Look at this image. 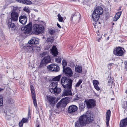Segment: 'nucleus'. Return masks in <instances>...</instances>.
<instances>
[{
	"label": "nucleus",
	"instance_id": "nucleus-1",
	"mask_svg": "<svg viewBox=\"0 0 127 127\" xmlns=\"http://www.w3.org/2000/svg\"><path fill=\"white\" fill-rule=\"evenodd\" d=\"M20 11V9L16 7H14L11 13V18L9 19L7 21L8 27L12 30H15L16 27L14 23H12V20L16 21L18 20L19 14Z\"/></svg>",
	"mask_w": 127,
	"mask_h": 127
},
{
	"label": "nucleus",
	"instance_id": "nucleus-2",
	"mask_svg": "<svg viewBox=\"0 0 127 127\" xmlns=\"http://www.w3.org/2000/svg\"><path fill=\"white\" fill-rule=\"evenodd\" d=\"M61 84L63 87L65 89H68L65 90L63 92V96L72 95L71 88L72 86V82L68 83V80L65 77L62 78L61 81Z\"/></svg>",
	"mask_w": 127,
	"mask_h": 127
},
{
	"label": "nucleus",
	"instance_id": "nucleus-3",
	"mask_svg": "<svg viewBox=\"0 0 127 127\" xmlns=\"http://www.w3.org/2000/svg\"><path fill=\"white\" fill-rule=\"evenodd\" d=\"M86 117L85 114L80 116L78 120L76 121L75 123V127H81L84 126L87 124V122L86 120Z\"/></svg>",
	"mask_w": 127,
	"mask_h": 127
},
{
	"label": "nucleus",
	"instance_id": "nucleus-4",
	"mask_svg": "<svg viewBox=\"0 0 127 127\" xmlns=\"http://www.w3.org/2000/svg\"><path fill=\"white\" fill-rule=\"evenodd\" d=\"M32 29L35 32L38 34L42 33L43 32L44 29L42 25L37 24L33 25Z\"/></svg>",
	"mask_w": 127,
	"mask_h": 127
},
{
	"label": "nucleus",
	"instance_id": "nucleus-5",
	"mask_svg": "<svg viewBox=\"0 0 127 127\" xmlns=\"http://www.w3.org/2000/svg\"><path fill=\"white\" fill-rule=\"evenodd\" d=\"M32 28V23H30L25 26L22 27L21 29L22 31H24V32L25 34H29L31 32Z\"/></svg>",
	"mask_w": 127,
	"mask_h": 127
},
{
	"label": "nucleus",
	"instance_id": "nucleus-6",
	"mask_svg": "<svg viewBox=\"0 0 127 127\" xmlns=\"http://www.w3.org/2000/svg\"><path fill=\"white\" fill-rule=\"evenodd\" d=\"M51 61V58L50 57L48 56L45 57L41 60L39 67H43L45 66L47 64L50 63Z\"/></svg>",
	"mask_w": 127,
	"mask_h": 127
},
{
	"label": "nucleus",
	"instance_id": "nucleus-7",
	"mask_svg": "<svg viewBox=\"0 0 127 127\" xmlns=\"http://www.w3.org/2000/svg\"><path fill=\"white\" fill-rule=\"evenodd\" d=\"M124 49L121 47H116L114 49L113 53L115 55L121 56L124 54Z\"/></svg>",
	"mask_w": 127,
	"mask_h": 127
},
{
	"label": "nucleus",
	"instance_id": "nucleus-8",
	"mask_svg": "<svg viewBox=\"0 0 127 127\" xmlns=\"http://www.w3.org/2000/svg\"><path fill=\"white\" fill-rule=\"evenodd\" d=\"M47 68L48 70L57 72L60 70L59 67L57 64H52L47 66Z\"/></svg>",
	"mask_w": 127,
	"mask_h": 127
},
{
	"label": "nucleus",
	"instance_id": "nucleus-9",
	"mask_svg": "<svg viewBox=\"0 0 127 127\" xmlns=\"http://www.w3.org/2000/svg\"><path fill=\"white\" fill-rule=\"evenodd\" d=\"M85 116L86 117V120L87 123L89 124L90 122H92L94 119L93 117V115L91 114L89 112H87L85 115Z\"/></svg>",
	"mask_w": 127,
	"mask_h": 127
},
{
	"label": "nucleus",
	"instance_id": "nucleus-10",
	"mask_svg": "<svg viewBox=\"0 0 127 127\" xmlns=\"http://www.w3.org/2000/svg\"><path fill=\"white\" fill-rule=\"evenodd\" d=\"M23 48L26 52L29 53L34 52L33 46L31 44H29V46H24Z\"/></svg>",
	"mask_w": 127,
	"mask_h": 127
},
{
	"label": "nucleus",
	"instance_id": "nucleus-11",
	"mask_svg": "<svg viewBox=\"0 0 127 127\" xmlns=\"http://www.w3.org/2000/svg\"><path fill=\"white\" fill-rule=\"evenodd\" d=\"M86 104L88 108H91L95 106V101L93 99H89L86 101Z\"/></svg>",
	"mask_w": 127,
	"mask_h": 127
},
{
	"label": "nucleus",
	"instance_id": "nucleus-12",
	"mask_svg": "<svg viewBox=\"0 0 127 127\" xmlns=\"http://www.w3.org/2000/svg\"><path fill=\"white\" fill-rule=\"evenodd\" d=\"M78 109V107L75 105H72L70 106L68 109V112L69 113L73 114L75 113Z\"/></svg>",
	"mask_w": 127,
	"mask_h": 127
},
{
	"label": "nucleus",
	"instance_id": "nucleus-13",
	"mask_svg": "<svg viewBox=\"0 0 127 127\" xmlns=\"http://www.w3.org/2000/svg\"><path fill=\"white\" fill-rule=\"evenodd\" d=\"M19 22L23 25H25L27 20V17L25 15H22L20 16L19 18Z\"/></svg>",
	"mask_w": 127,
	"mask_h": 127
},
{
	"label": "nucleus",
	"instance_id": "nucleus-14",
	"mask_svg": "<svg viewBox=\"0 0 127 127\" xmlns=\"http://www.w3.org/2000/svg\"><path fill=\"white\" fill-rule=\"evenodd\" d=\"M80 15L78 12L75 13L71 16L72 20L78 22L80 19Z\"/></svg>",
	"mask_w": 127,
	"mask_h": 127
},
{
	"label": "nucleus",
	"instance_id": "nucleus-15",
	"mask_svg": "<svg viewBox=\"0 0 127 127\" xmlns=\"http://www.w3.org/2000/svg\"><path fill=\"white\" fill-rule=\"evenodd\" d=\"M63 71L68 76L71 77L73 74V72L70 68L66 67L65 69L64 68Z\"/></svg>",
	"mask_w": 127,
	"mask_h": 127
},
{
	"label": "nucleus",
	"instance_id": "nucleus-16",
	"mask_svg": "<svg viewBox=\"0 0 127 127\" xmlns=\"http://www.w3.org/2000/svg\"><path fill=\"white\" fill-rule=\"evenodd\" d=\"M47 99L48 102L50 104H54L55 103L56 98L50 95L48 96L47 97Z\"/></svg>",
	"mask_w": 127,
	"mask_h": 127
},
{
	"label": "nucleus",
	"instance_id": "nucleus-17",
	"mask_svg": "<svg viewBox=\"0 0 127 127\" xmlns=\"http://www.w3.org/2000/svg\"><path fill=\"white\" fill-rule=\"evenodd\" d=\"M39 39L35 37H32L31 39L28 41L29 44H37L39 43Z\"/></svg>",
	"mask_w": 127,
	"mask_h": 127
},
{
	"label": "nucleus",
	"instance_id": "nucleus-18",
	"mask_svg": "<svg viewBox=\"0 0 127 127\" xmlns=\"http://www.w3.org/2000/svg\"><path fill=\"white\" fill-rule=\"evenodd\" d=\"M127 125V117L122 120L120 123V127H126Z\"/></svg>",
	"mask_w": 127,
	"mask_h": 127
},
{
	"label": "nucleus",
	"instance_id": "nucleus-19",
	"mask_svg": "<svg viewBox=\"0 0 127 127\" xmlns=\"http://www.w3.org/2000/svg\"><path fill=\"white\" fill-rule=\"evenodd\" d=\"M51 52L52 53V54L54 56H56L58 54L57 49L55 46H53L52 48L51 49Z\"/></svg>",
	"mask_w": 127,
	"mask_h": 127
},
{
	"label": "nucleus",
	"instance_id": "nucleus-20",
	"mask_svg": "<svg viewBox=\"0 0 127 127\" xmlns=\"http://www.w3.org/2000/svg\"><path fill=\"white\" fill-rule=\"evenodd\" d=\"M49 91L52 93L55 94V95H57L61 92V89L60 88L57 87L54 89L50 90Z\"/></svg>",
	"mask_w": 127,
	"mask_h": 127
},
{
	"label": "nucleus",
	"instance_id": "nucleus-21",
	"mask_svg": "<svg viewBox=\"0 0 127 127\" xmlns=\"http://www.w3.org/2000/svg\"><path fill=\"white\" fill-rule=\"evenodd\" d=\"M100 15L94 11L92 15V18L93 20L95 21H97L99 19Z\"/></svg>",
	"mask_w": 127,
	"mask_h": 127
},
{
	"label": "nucleus",
	"instance_id": "nucleus-22",
	"mask_svg": "<svg viewBox=\"0 0 127 127\" xmlns=\"http://www.w3.org/2000/svg\"><path fill=\"white\" fill-rule=\"evenodd\" d=\"M111 114V111L110 110H108L107 111L106 113V124L107 126H108L109 125V122L110 119V118Z\"/></svg>",
	"mask_w": 127,
	"mask_h": 127
},
{
	"label": "nucleus",
	"instance_id": "nucleus-23",
	"mask_svg": "<svg viewBox=\"0 0 127 127\" xmlns=\"http://www.w3.org/2000/svg\"><path fill=\"white\" fill-rule=\"evenodd\" d=\"M99 15L102 14L103 12V9L101 7H97L94 11Z\"/></svg>",
	"mask_w": 127,
	"mask_h": 127
},
{
	"label": "nucleus",
	"instance_id": "nucleus-24",
	"mask_svg": "<svg viewBox=\"0 0 127 127\" xmlns=\"http://www.w3.org/2000/svg\"><path fill=\"white\" fill-rule=\"evenodd\" d=\"M58 83L56 81H53L50 84L49 90L56 88L57 87Z\"/></svg>",
	"mask_w": 127,
	"mask_h": 127
},
{
	"label": "nucleus",
	"instance_id": "nucleus-25",
	"mask_svg": "<svg viewBox=\"0 0 127 127\" xmlns=\"http://www.w3.org/2000/svg\"><path fill=\"white\" fill-rule=\"evenodd\" d=\"M121 13L122 12L121 11L117 12L113 19V20L115 21H117L120 17Z\"/></svg>",
	"mask_w": 127,
	"mask_h": 127
},
{
	"label": "nucleus",
	"instance_id": "nucleus-26",
	"mask_svg": "<svg viewBox=\"0 0 127 127\" xmlns=\"http://www.w3.org/2000/svg\"><path fill=\"white\" fill-rule=\"evenodd\" d=\"M75 70L76 72L79 73H82V67L81 66H76L75 68Z\"/></svg>",
	"mask_w": 127,
	"mask_h": 127
},
{
	"label": "nucleus",
	"instance_id": "nucleus-27",
	"mask_svg": "<svg viewBox=\"0 0 127 127\" xmlns=\"http://www.w3.org/2000/svg\"><path fill=\"white\" fill-rule=\"evenodd\" d=\"M61 77V75L55 77L52 79V80L53 81H59Z\"/></svg>",
	"mask_w": 127,
	"mask_h": 127
},
{
	"label": "nucleus",
	"instance_id": "nucleus-28",
	"mask_svg": "<svg viewBox=\"0 0 127 127\" xmlns=\"http://www.w3.org/2000/svg\"><path fill=\"white\" fill-rule=\"evenodd\" d=\"M54 39V38L53 37L49 36L47 38L46 41L48 42H52L53 41Z\"/></svg>",
	"mask_w": 127,
	"mask_h": 127
},
{
	"label": "nucleus",
	"instance_id": "nucleus-29",
	"mask_svg": "<svg viewBox=\"0 0 127 127\" xmlns=\"http://www.w3.org/2000/svg\"><path fill=\"white\" fill-rule=\"evenodd\" d=\"M33 49L34 52H37L40 50V48L38 46H33Z\"/></svg>",
	"mask_w": 127,
	"mask_h": 127
},
{
	"label": "nucleus",
	"instance_id": "nucleus-30",
	"mask_svg": "<svg viewBox=\"0 0 127 127\" xmlns=\"http://www.w3.org/2000/svg\"><path fill=\"white\" fill-rule=\"evenodd\" d=\"M31 1L28 0H24L23 3L27 5H30L32 4Z\"/></svg>",
	"mask_w": 127,
	"mask_h": 127
},
{
	"label": "nucleus",
	"instance_id": "nucleus-31",
	"mask_svg": "<svg viewBox=\"0 0 127 127\" xmlns=\"http://www.w3.org/2000/svg\"><path fill=\"white\" fill-rule=\"evenodd\" d=\"M3 99L2 95H0V107L3 106Z\"/></svg>",
	"mask_w": 127,
	"mask_h": 127
},
{
	"label": "nucleus",
	"instance_id": "nucleus-32",
	"mask_svg": "<svg viewBox=\"0 0 127 127\" xmlns=\"http://www.w3.org/2000/svg\"><path fill=\"white\" fill-rule=\"evenodd\" d=\"M61 59L60 57H57L55 59V62L57 63H60L61 62Z\"/></svg>",
	"mask_w": 127,
	"mask_h": 127
},
{
	"label": "nucleus",
	"instance_id": "nucleus-33",
	"mask_svg": "<svg viewBox=\"0 0 127 127\" xmlns=\"http://www.w3.org/2000/svg\"><path fill=\"white\" fill-rule=\"evenodd\" d=\"M82 79L79 80V81L76 84L75 87L76 88L78 87L82 83Z\"/></svg>",
	"mask_w": 127,
	"mask_h": 127
},
{
	"label": "nucleus",
	"instance_id": "nucleus-34",
	"mask_svg": "<svg viewBox=\"0 0 127 127\" xmlns=\"http://www.w3.org/2000/svg\"><path fill=\"white\" fill-rule=\"evenodd\" d=\"M93 82L94 86L98 85L99 84L98 82L96 80H93Z\"/></svg>",
	"mask_w": 127,
	"mask_h": 127
},
{
	"label": "nucleus",
	"instance_id": "nucleus-35",
	"mask_svg": "<svg viewBox=\"0 0 127 127\" xmlns=\"http://www.w3.org/2000/svg\"><path fill=\"white\" fill-rule=\"evenodd\" d=\"M68 97H66L64 98H63L60 101V102H59L57 104V108H59V107L61 105V102L63 101L64 100V99H66L67 98H68Z\"/></svg>",
	"mask_w": 127,
	"mask_h": 127
},
{
	"label": "nucleus",
	"instance_id": "nucleus-36",
	"mask_svg": "<svg viewBox=\"0 0 127 127\" xmlns=\"http://www.w3.org/2000/svg\"><path fill=\"white\" fill-rule=\"evenodd\" d=\"M67 65V62L66 60H64L62 61V65L63 66V68H64Z\"/></svg>",
	"mask_w": 127,
	"mask_h": 127
},
{
	"label": "nucleus",
	"instance_id": "nucleus-37",
	"mask_svg": "<svg viewBox=\"0 0 127 127\" xmlns=\"http://www.w3.org/2000/svg\"><path fill=\"white\" fill-rule=\"evenodd\" d=\"M58 17L59 21L61 22H62L63 21V17L61 16V15L59 14H58Z\"/></svg>",
	"mask_w": 127,
	"mask_h": 127
},
{
	"label": "nucleus",
	"instance_id": "nucleus-38",
	"mask_svg": "<svg viewBox=\"0 0 127 127\" xmlns=\"http://www.w3.org/2000/svg\"><path fill=\"white\" fill-rule=\"evenodd\" d=\"M31 93L32 100L36 99L35 95L34 92H31Z\"/></svg>",
	"mask_w": 127,
	"mask_h": 127
},
{
	"label": "nucleus",
	"instance_id": "nucleus-39",
	"mask_svg": "<svg viewBox=\"0 0 127 127\" xmlns=\"http://www.w3.org/2000/svg\"><path fill=\"white\" fill-rule=\"evenodd\" d=\"M24 10L28 13L30 12V11L29 8L28 7H25L24 9Z\"/></svg>",
	"mask_w": 127,
	"mask_h": 127
},
{
	"label": "nucleus",
	"instance_id": "nucleus-40",
	"mask_svg": "<svg viewBox=\"0 0 127 127\" xmlns=\"http://www.w3.org/2000/svg\"><path fill=\"white\" fill-rule=\"evenodd\" d=\"M28 119L27 118H23L22 120V121L23 123H27L28 122Z\"/></svg>",
	"mask_w": 127,
	"mask_h": 127
},
{
	"label": "nucleus",
	"instance_id": "nucleus-41",
	"mask_svg": "<svg viewBox=\"0 0 127 127\" xmlns=\"http://www.w3.org/2000/svg\"><path fill=\"white\" fill-rule=\"evenodd\" d=\"M55 31L54 30L52 29H50V30L49 32L51 34H53L55 33Z\"/></svg>",
	"mask_w": 127,
	"mask_h": 127
},
{
	"label": "nucleus",
	"instance_id": "nucleus-42",
	"mask_svg": "<svg viewBox=\"0 0 127 127\" xmlns=\"http://www.w3.org/2000/svg\"><path fill=\"white\" fill-rule=\"evenodd\" d=\"M33 104L34 106L36 108L37 107V104L36 103V99H33Z\"/></svg>",
	"mask_w": 127,
	"mask_h": 127
},
{
	"label": "nucleus",
	"instance_id": "nucleus-43",
	"mask_svg": "<svg viewBox=\"0 0 127 127\" xmlns=\"http://www.w3.org/2000/svg\"><path fill=\"white\" fill-rule=\"evenodd\" d=\"M95 89L97 91H99L100 89V88L98 87V85L94 86Z\"/></svg>",
	"mask_w": 127,
	"mask_h": 127
},
{
	"label": "nucleus",
	"instance_id": "nucleus-44",
	"mask_svg": "<svg viewBox=\"0 0 127 127\" xmlns=\"http://www.w3.org/2000/svg\"><path fill=\"white\" fill-rule=\"evenodd\" d=\"M30 88L31 92H34V87L32 85H31Z\"/></svg>",
	"mask_w": 127,
	"mask_h": 127
},
{
	"label": "nucleus",
	"instance_id": "nucleus-45",
	"mask_svg": "<svg viewBox=\"0 0 127 127\" xmlns=\"http://www.w3.org/2000/svg\"><path fill=\"white\" fill-rule=\"evenodd\" d=\"M23 123H23V122H22V121H20L19 122V126H20V127H22L23 126Z\"/></svg>",
	"mask_w": 127,
	"mask_h": 127
},
{
	"label": "nucleus",
	"instance_id": "nucleus-46",
	"mask_svg": "<svg viewBox=\"0 0 127 127\" xmlns=\"http://www.w3.org/2000/svg\"><path fill=\"white\" fill-rule=\"evenodd\" d=\"M95 21V22H94V23H93V24L94 25V27L95 28H96V25H97V24H96V22Z\"/></svg>",
	"mask_w": 127,
	"mask_h": 127
},
{
	"label": "nucleus",
	"instance_id": "nucleus-47",
	"mask_svg": "<svg viewBox=\"0 0 127 127\" xmlns=\"http://www.w3.org/2000/svg\"><path fill=\"white\" fill-rule=\"evenodd\" d=\"M125 103H126V106H123V108L125 109H127V101Z\"/></svg>",
	"mask_w": 127,
	"mask_h": 127
},
{
	"label": "nucleus",
	"instance_id": "nucleus-48",
	"mask_svg": "<svg viewBox=\"0 0 127 127\" xmlns=\"http://www.w3.org/2000/svg\"><path fill=\"white\" fill-rule=\"evenodd\" d=\"M19 2L23 3L24 0H16Z\"/></svg>",
	"mask_w": 127,
	"mask_h": 127
},
{
	"label": "nucleus",
	"instance_id": "nucleus-49",
	"mask_svg": "<svg viewBox=\"0 0 127 127\" xmlns=\"http://www.w3.org/2000/svg\"><path fill=\"white\" fill-rule=\"evenodd\" d=\"M57 26L59 27V28H61V26H60V25L58 23H57Z\"/></svg>",
	"mask_w": 127,
	"mask_h": 127
},
{
	"label": "nucleus",
	"instance_id": "nucleus-50",
	"mask_svg": "<svg viewBox=\"0 0 127 127\" xmlns=\"http://www.w3.org/2000/svg\"><path fill=\"white\" fill-rule=\"evenodd\" d=\"M113 64V63H110L109 64V65L110 66H112Z\"/></svg>",
	"mask_w": 127,
	"mask_h": 127
},
{
	"label": "nucleus",
	"instance_id": "nucleus-51",
	"mask_svg": "<svg viewBox=\"0 0 127 127\" xmlns=\"http://www.w3.org/2000/svg\"><path fill=\"white\" fill-rule=\"evenodd\" d=\"M126 68L127 69V62H126Z\"/></svg>",
	"mask_w": 127,
	"mask_h": 127
},
{
	"label": "nucleus",
	"instance_id": "nucleus-52",
	"mask_svg": "<svg viewBox=\"0 0 127 127\" xmlns=\"http://www.w3.org/2000/svg\"><path fill=\"white\" fill-rule=\"evenodd\" d=\"M45 54H46V52H43L42 53V55H44Z\"/></svg>",
	"mask_w": 127,
	"mask_h": 127
},
{
	"label": "nucleus",
	"instance_id": "nucleus-53",
	"mask_svg": "<svg viewBox=\"0 0 127 127\" xmlns=\"http://www.w3.org/2000/svg\"><path fill=\"white\" fill-rule=\"evenodd\" d=\"M2 31L1 30H0V33H2Z\"/></svg>",
	"mask_w": 127,
	"mask_h": 127
},
{
	"label": "nucleus",
	"instance_id": "nucleus-54",
	"mask_svg": "<svg viewBox=\"0 0 127 127\" xmlns=\"http://www.w3.org/2000/svg\"><path fill=\"white\" fill-rule=\"evenodd\" d=\"M100 37H99V40H98V42H99V41L100 40V38L101 37V36H100Z\"/></svg>",
	"mask_w": 127,
	"mask_h": 127
},
{
	"label": "nucleus",
	"instance_id": "nucleus-55",
	"mask_svg": "<svg viewBox=\"0 0 127 127\" xmlns=\"http://www.w3.org/2000/svg\"><path fill=\"white\" fill-rule=\"evenodd\" d=\"M4 15V14H1V16H3Z\"/></svg>",
	"mask_w": 127,
	"mask_h": 127
},
{
	"label": "nucleus",
	"instance_id": "nucleus-56",
	"mask_svg": "<svg viewBox=\"0 0 127 127\" xmlns=\"http://www.w3.org/2000/svg\"><path fill=\"white\" fill-rule=\"evenodd\" d=\"M34 11H36V12H38V10L36 9H35L34 10Z\"/></svg>",
	"mask_w": 127,
	"mask_h": 127
},
{
	"label": "nucleus",
	"instance_id": "nucleus-57",
	"mask_svg": "<svg viewBox=\"0 0 127 127\" xmlns=\"http://www.w3.org/2000/svg\"><path fill=\"white\" fill-rule=\"evenodd\" d=\"M125 92L126 94L127 93V90H126Z\"/></svg>",
	"mask_w": 127,
	"mask_h": 127
},
{
	"label": "nucleus",
	"instance_id": "nucleus-58",
	"mask_svg": "<svg viewBox=\"0 0 127 127\" xmlns=\"http://www.w3.org/2000/svg\"><path fill=\"white\" fill-rule=\"evenodd\" d=\"M2 90V89L0 88V91H1Z\"/></svg>",
	"mask_w": 127,
	"mask_h": 127
},
{
	"label": "nucleus",
	"instance_id": "nucleus-59",
	"mask_svg": "<svg viewBox=\"0 0 127 127\" xmlns=\"http://www.w3.org/2000/svg\"><path fill=\"white\" fill-rule=\"evenodd\" d=\"M80 87H81V88H82V85H81V86H80Z\"/></svg>",
	"mask_w": 127,
	"mask_h": 127
},
{
	"label": "nucleus",
	"instance_id": "nucleus-60",
	"mask_svg": "<svg viewBox=\"0 0 127 127\" xmlns=\"http://www.w3.org/2000/svg\"><path fill=\"white\" fill-rule=\"evenodd\" d=\"M109 37H108L107 38V39L108 40L109 39Z\"/></svg>",
	"mask_w": 127,
	"mask_h": 127
},
{
	"label": "nucleus",
	"instance_id": "nucleus-61",
	"mask_svg": "<svg viewBox=\"0 0 127 127\" xmlns=\"http://www.w3.org/2000/svg\"><path fill=\"white\" fill-rule=\"evenodd\" d=\"M37 127H40L39 126V125H38L37 126Z\"/></svg>",
	"mask_w": 127,
	"mask_h": 127
},
{
	"label": "nucleus",
	"instance_id": "nucleus-62",
	"mask_svg": "<svg viewBox=\"0 0 127 127\" xmlns=\"http://www.w3.org/2000/svg\"><path fill=\"white\" fill-rule=\"evenodd\" d=\"M112 24H113V25H114V23H113Z\"/></svg>",
	"mask_w": 127,
	"mask_h": 127
},
{
	"label": "nucleus",
	"instance_id": "nucleus-63",
	"mask_svg": "<svg viewBox=\"0 0 127 127\" xmlns=\"http://www.w3.org/2000/svg\"><path fill=\"white\" fill-rule=\"evenodd\" d=\"M98 23H99L100 24V23L99 22H98Z\"/></svg>",
	"mask_w": 127,
	"mask_h": 127
}]
</instances>
